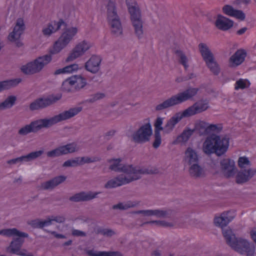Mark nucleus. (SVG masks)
I'll return each mask as SVG.
<instances>
[{
  "label": "nucleus",
  "instance_id": "obj_1",
  "mask_svg": "<svg viewBox=\"0 0 256 256\" xmlns=\"http://www.w3.org/2000/svg\"><path fill=\"white\" fill-rule=\"evenodd\" d=\"M51 23L53 26H56V28H54V32L60 30L62 26L64 28V32L55 42L54 50L50 52L51 54L38 56L34 60L22 66L20 70L24 74L30 75L40 72L45 66L51 62L52 60L51 54H57L65 48L78 31L76 27L67 28L66 23L62 18L60 19L58 22L54 20Z\"/></svg>",
  "mask_w": 256,
  "mask_h": 256
},
{
  "label": "nucleus",
  "instance_id": "obj_2",
  "mask_svg": "<svg viewBox=\"0 0 256 256\" xmlns=\"http://www.w3.org/2000/svg\"><path fill=\"white\" fill-rule=\"evenodd\" d=\"M78 113H60L50 118H41L32 121L29 124L21 128L18 131L20 136H26L30 133H37L42 128H48L62 120L70 118Z\"/></svg>",
  "mask_w": 256,
  "mask_h": 256
},
{
  "label": "nucleus",
  "instance_id": "obj_3",
  "mask_svg": "<svg viewBox=\"0 0 256 256\" xmlns=\"http://www.w3.org/2000/svg\"><path fill=\"white\" fill-rule=\"evenodd\" d=\"M222 234L226 244L238 253L242 255L254 254V244L246 239L236 237L230 228L222 229Z\"/></svg>",
  "mask_w": 256,
  "mask_h": 256
},
{
  "label": "nucleus",
  "instance_id": "obj_4",
  "mask_svg": "<svg viewBox=\"0 0 256 256\" xmlns=\"http://www.w3.org/2000/svg\"><path fill=\"white\" fill-rule=\"evenodd\" d=\"M229 146V138L212 134L208 136L202 144V150L207 155L215 154L221 156L227 151Z\"/></svg>",
  "mask_w": 256,
  "mask_h": 256
},
{
  "label": "nucleus",
  "instance_id": "obj_5",
  "mask_svg": "<svg viewBox=\"0 0 256 256\" xmlns=\"http://www.w3.org/2000/svg\"><path fill=\"white\" fill-rule=\"evenodd\" d=\"M110 164L109 169L116 172H124L127 174H157V169H152L140 166H133L132 164H121L122 159L111 158L108 160Z\"/></svg>",
  "mask_w": 256,
  "mask_h": 256
},
{
  "label": "nucleus",
  "instance_id": "obj_6",
  "mask_svg": "<svg viewBox=\"0 0 256 256\" xmlns=\"http://www.w3.org/2000/svg\"><path fill=\"white\" fill-rule=\"evenodd\" d=\"M199 90V88L189 87L182 92L172 96L170 98L157 105L155 108L156 110H162L190 100L196 96Z\"/></svg>",
  "mask_w": 256,
  "mask_h": 256
},
{
  "label": "nucleus",
  "instance_id": "obj_7",
  "mask_svg": "<svg viewBox=\"0 0 256 256\" xmlns=\"http://www.w3.org/2000/svg\"><path fill=\"white\" fill-rule=\"evenodd\" d=\"M106 8V20L111 33L116 37L122 34V27L117 12L116 4L112 0H108Z\"/></svg>",
  "mask_w": 256,
  "mask_h": 256
},
{
  "label": "nucleus",
  "instance_id": "obj_8",
  "mask_svg": "<svg viewBox=\"0 0 256 256\" xmlns=\"http://www.w3.org/2000/svg\"><path fill=\"white\" fill-rule=\"evenodd\" d=\"M0 235L7 237L17 236L18 238H14L10 242V246L8 248V251L12 254H16L18 252L24 242L23 238H28V235L27 233L20 232L16 228H5L0 230Z\"/></svg>",
  "mask_w": 256,
  "mask_h": 256
},
{
  "label": "nucleus",
  "instance_id": "obj_9",
  "mask_svg": "<svg viewBox=\"0 0 256 256\" xmlns=\"http://www.w3.org/2000/svg\"><path fill=\"white\" fill-rule=\"evenodd\" d=\"M142 174H132L126 176L120 174L107 182L104 185L106 188H112L128 184L142 178Z\"/></svg>",
  "mask_w": 256,
  "mask_h": 256
},
{
  "label": "nucleus",
  "instance_id": "obj_10",
  "mask_svg": "<svg viewBox=\"0 0 256 256\" xmlns=\"http://www.w3.org/2000/svg\"><path fill=\"white\" fill-rule=\"evenodd\" d=\"M128 12L130 15V20L134 29V32L138 38L143 35V22L142 20L141 12L138 6L130 8Z\"/></svg>",
  "mask_w": 256,
  "mask_h": 256
},
{
  "label": "nucleus",
  "instance_id": "obj_11",
  "mask_svg": "<svg viewBox=\"0 0 256 256\" xmlns=\"http://www.w3.org/2000/svg\"><path fill=\"white\" fill-rule=\"evenodd\" d=\"M152 134L151 125L150 123L141 126L132 135V140L136 143L144 144L150 140Z\"/></svg>",
  "mask_w": 256,
  "mask_h": 256
},
{
  "label": "nucleus",
  "instance_id": "obj_12",
  "mask_svg": "<svg viewBox=\"0 0 256 256\" xmlns=\"http://www.w3.org/2000/svg\"><path fill=\"white\" fill-rule=\"evenodd\" d=\"M79 150L76 142H73L68 144L64 146L58 147L57 148L48 152L46 155L49 158H56L68 154L74 153Z\"/></svg>",
  "mask_w": 256,
  "mask_h": 256
},
{
  "label": "nucleus",
  "instance_id": "obj_13",
  "mask_svg": "<svg viewBox=\"0 0 256 256\" xmlns=\"http://www.w3.org/2000/svg\"><path fill=\"white\" fill-rule=\"evenodd\" d=\"M61 98L60 95L51 96L45 98H38L30 105V110H40L55 103Z\"/></svg>",
  "mask_w": 256,
  "mask_h": 256
},
{
  "label": "nucleus",
  "instance_id": "obj_14",
  "mask_svg": "<svg viewBox=\"0 0 256 256\" xmlns=\"http://www.w3.org/2000/svg\"><path fill=\"white\" fill-rule=\"evenodd\" d=\"M221 129L216 124L208 125V123L200 121L196 124L193 130H194V132L198 134L200 136H202L210 134L214 132H218Z\"/></svg>",
  "mask_w": 256,
  "mask_h": 256
},
{
  "label": "nucleus",
  "instance_id": "obj_15",
  "mask_svg": "<svg viewBox=\"0 0 256 256\" xmlns=\"http://www.w3.org/2000/svg\"><path fill=\"white\" fill-rule=\"evenodd\" d=\"M90 48V46L84 40L77 44L66 58V62H70L82 56Z\"/></svg>",
  "mask_w": 256,
  "mask_h": 256
},
{
  "label": "nucleus",
  "instance_id": "obj_16",
  "mask_svg": "<svg viewBox=\"0 0 256 256\" xmlns=\"http://www.w3.org/2000/svg\"><path fill=\"white\" fill-rule=\"evenodd\" d=\"M100 193V192H92V191L81 192L70 197L69 200L75 202L90 201L97 198L98 195Z\"/></svg>",
  "mask_w": 256,
  "mask_h": 256
},
{
  "label": "nucleus",
  "instance_id": "obj_17",
  "mask_svg": "<svg viewBox=\"0 0 256 256\" xmlns=\"http://www.w3.org/2000/svg\"><path fill=\"white\" fill-rule=\"evenodd\" d=\"M102 58L98 55H92L85 63L86 70L92 74H96L100 70V63Z\"/></svg>",
  "mask_w": 256,
  "mask_h": 256
},
{
  "label": "nucleus",
  "instance_id": "obj_18",
  "mask_svg": "<svg viewBox=\"0 0 256 256\" xmlns=\"http://www.w3.org/2000/svg\"><path fill=\"white\" fill-rule=\"evenodd\" d=\"M222 170L226 178L233 176L235 174V164L234 160L229 158H224L220 162Z\"/></svg>",
  "mask_w": 256,
  "mask_h": 256
},
{
  "label": "nucleus",
  "instance_id": "obj_19",
  "mask_svg": "<svg viewBox=\"0 0 256 256\" xmlns=\"http://www.w3.org/2000/svg\"><path fill=\"white\" fill-rule=\"evenodd\" d=\"M235 216L236 214L234 211L224 212L221 214L220 216L214 218V222L216 226L221 227L222 230L224 229L223 227L226 226Z\"/></svg>",
  "mask_w": 256,
  "mask_h": 256
},
{
  "label": "nucleus",
  "instance_id": "obj_20",
  "mask_svg": "<svg viewBox=\"0 0 256 256\" xmlns=\"http://www.w3.org/2000/svg\"><path fill=\"white\" fill-rule=\"evenodd\" d=\"M196 113H181L179 116L178 114H176L172 116L166 123L164 128L163 131L166 134L170 133L174 128L175 125L178 123L183 118L190 116Z\"/></svg>",
  "mask_w": 256,
  "mask_h": 256
},
{
  "label": "nucleus",
  "instance_id": "obj_21",
  "mask_svg": "<svg viewBox=\"0 0 256 256\" xmlns=\"http://www.w3.org/2000/svg\"><path fill=\"white\" fill-rule=\"evenodd\" d=\"M256 174V168L242 169L236 175V182L238 184H243L248 182Z\"/></svg>",
  "mask_w": 256,
  "mask_h": 256
},
{
  "label": "nucleus",
  "instance_id": "obj_22",
  "mask_svg": "<svg viewBox=\"0 0 256 256\" xmlns=\"http://www.w3.org/2000/svg\"><path fill=\"white\" fill-rule=\"evenodd\" d=\"M66 179L64 176H59L42 182L40 185V189L42 190H52L56 186L64 182Z\"/></svg>",
  "mask_w": 256,
  "mask_h": 256
},
{
  "label": "nucleus",
  "instance_id": "obj_23",
  "mask_svg": "<svg viewBox=\"0 0 256 256\" xmlns=\"http://www.w3.org/2000/svg\"><path fill=\"white\" fill-rule=\"evenodd\" d=\"M43 153L44 151L42 150L33 152L27 155L8 160L7 163L10 164H14L23 161L30 162L40 157Z\"/></svg>",
  "mask_w": 256,
  "mask_h": 256
},
{
  "label": "nucleus",
  "instance_id": "obj_24",
  "mask_svg": "<svg viewBox=\"0 0 256 256\" xmlns=\"http://www.w3.org/2000/svg\"><path fill=\"white\" fill-rule=\"evenodd\" d=\"M162 118H158L154 122V126L155 127L154 138V140L152 144V146L154 148H158L161 144L162 138L160 131L163 130V127L162 126Z\"/></svg>",
  "mask_w": 256,
  "mask_h": 256
},
{
  "label": "nucleus",
  "instance_id": "obj_25",
  "mask_svg": "<svg viewBox=\"0 0 256 256\" xmlns=\"http://www.w3.org/2000/svg\"><path fill=\"white\" fill-rule=\"evenodd\" d=\"M25 29V25L24 20L19 18L16 20V24L14 28L13 31L11 32L8 36V40H14V38H20Z\"/></svg>",
  "mask_w": 256,
  "mask_h": 256
},
{
  "label": "nucleus",
  "instance_id": "obj_26",
  "mask_svg": "<svg viewBox=\"0 0 256 256\" xmlns=\"http://www.w3.org/2000/svg\"><path fill=\"white\" fill-rule=\"evenodd\" d=\"M210 107L209 102L206 99L200 100L195 102L192 106H190L182 112H204Z\"/></svg>",
  "mask_w": 256,
  "mask_h": 256
},
{
  "label": "nucleus",
  "instance_id": "obj_27",
  "mask_svg": "<svg viewBox=\"0 0 256 256\" xmlns=\"http://www.w3.org/2000/svg\"><path fill=\"white\" fill-rule=\"evenodd\" d=\"M234 24V22L220 14L218 15V18L215 22L216 26L222 30H227L231 28Z\"/></svg>",
  "mask_w": 256,
  "mask_h": 256
},
{
  "label": "nucleus",
  "instance_id": "obj_28",
  "mask_svg": "<svg viewBox=\"0 0 256 256\" xmlns=\"http://www.w3.org/2000/svg\"><path fill=\"white\" fill-rule=\"evenodd\" d=\"M22 80V78H16L0 81V92L16 87Z\"/></svg>",
  "mask_w": 256,
  "mask_h": 256
},
{
  "label": "nucleus",
  "instance_id": "obj_29",
  "mask_svg": "<svg viewBox=\"0 0 256 256\" xmlns=\"http://www.w3.org/2000/svg\"><path fill=\"white\" fill-rule=\"evenodd\" d=\"M189 173L190 176L194 178H204L206 176L204 169L198 164V163L190 166Z\"/></svg>",
  "mask_w": 256,
  "mask_h": 256
},
{
  "label": "nucleus",
  "instance_id": "obj_30",
  "mask_svg": "<svg viewBox=\"0 0 256 256\" xmlns=\"http://www.w3.org/2000/svg\"><path fill=\"white\" fill-rule=\"evenodd\" d=\"M198 48L206 63L214 58L213 54L206 44L200 43L198 44Z\"/></svg>",
  "mask_w": 256,
  "mask_h": 256
},
{
  "label": "nucleus",
  "instance_id": "obj_31",
  "mask_svg": "<svg viewBox=\"0 0 256 256\" xmlns=\"http://www.w3.org/2000/svg\"><path fill=\"white\" fill-rule=\"evenodd\" d=\"M185 160L191 166L198 163V158L196 152L191 148H188L185 152Z\"/></svg>",
  "mask_w": 256,
  "mask_h": 256
},
{
  "label": "nucleus",
  "instance_id": "obj_32",
  "mask_svg": "<svg viewBox=\"0 0 256 256\" xmlns=\"http://www.w3.org/2000/svg\"><path fill=\"white\" fill-rule=\"evenodd\" d=\"M92 98L82 102L80 106L75 108H70L68 110H65L64 112H80L82 110H86V103L87 102H93L99 100L98 92L92 94Z\"/></svg>",
  "mask_w": 256,
  "mask_h": 256
},
{
  "label": "nucleus",
  "instance_id": "obj_33",
  "mask_svg": "<svg viewBox=\"0 0 256 256\" xmlns=\"http://www.w3.org/2000/svg\"><path fill=\"white\" fill-rule=\"evenodd\" d=\"M88 256H123L120 252H99L94 250H88L86 252Z\"/></svg>",
  "mask_w": 256,
  "mask_h": 256
},
{
  "label": "nucleus",
  "instance_id": "obj_34",
  "mask_svg": "<svg viewBox=\"0 0 256 256\" xmlns=\"http://www.w3.org/2000/svg\"><path fill=\"white\" fill-rule=\"evenodd\" d=\"M246 52L244 50H238L230 58V61L236 66L240 65L244 60Z\"/></svg>",
  "mask_w": 256,
  "mask_h": 256
},
{
  "label": "nucleus",
  "instance_id": "obj_35",
  "mask_svg": "<svg viewBox=\"0 0 256 256\" xmlns=\"http://www.w3.org/2000/svg\"><path fill=\"white\" fill-rule=\"evenodd\" d=\"M176 211L170 208L158 210L157 218H172L176 214Z\"/></svg>",
  "mask_w": 256,
  "mask_h": 256
},
{
  "label": "nucleus",
  "instance_id": "obj_36",
  "mask_svg": "<svg viewBox=\"0 0 256 256\" xmlns=\"http://www.w3.org/2000/svg\"><path fill=\"white\" fill-rule=\"evenodd\" d=\"M16 100V96H8L3 102L0 104V110L12 108Z\"/></svg>",
  "mask_w": 256,
  "mask_h": 256
},
{
  "label": "nucleus",
  "instance_id": "obj_37",
  "mask_svg": "<svg viewBox=\"0 0 256 256\" xmlns=\"http://www.w3.org/2000/svg\"><path fill=\"white\" fill-rule=\"evenodd\" d=\"M174 53L179 58V62L184 66L185 70H186L188 64V59L186 54L180 50H174Z\"/></svg>",
  "mask_w": 256,
  "mask_h": 256
},
{
  "label": "nucleus",
  "instance_id": "obj_38",
  "mask_svg": "<svg viewBox=\"0 0 256 256\" xmlns=\"http://www.w3.org/2000/svg\"><path fill=\"white\" fill-rule=\"evenodd\" d=\"M210 72L216 76H218L220 72V68L214 58L206 63Z\"/></svg>",
  "mask_w": 256,
  "mask_h": 256
},
{
  "label": "nucleus",
  "instance_id": "obj_39",
  "mask_svg": "<svg viewBox=\"0 0 256 256\" xmlns=\"http://www.w3.org/2000/svg\"><path fill=\"white\" fill-rule=\"evenodd\" d=\"M194 132V130H193L189 128L184 130L181 134L178 136V139L179 141L186 142L188 140Z\"/></svg>",
  "mask_w": 256,
  "mask_h": 256
},
{
  "label": "nucleus",
  "instance_id": "obj_40",
  "mask_svg": "<svg viewBox=\"0 0 256 256\" xmlns=\"http://www.w3.org/2000/svg\"><path fill=\"white\" fill-rule=\"evenodd\" d=\"M76 88L80 90L84 88L86 84V79L81 75H76Z\"/></svg>",
  "mask_w": 256,
  "mask_h": 256
},
{
  "label": "nucleus",
  "instance_id": "obj_41",
  "mask_svg": "<svg viewBox=\"0 0 256 256\" xmlns=\"http://www.w3.org/2000/svg\"><path fill=\"white\" fill-rule=\"evenodd\" d=\"M136 204H132L131 202H128L127 203L124 204L122 202H119L116 204H114L112 206V209L114 210H126L128 208H133L136 206Z\"/></svg>",
  "mask_w": 256,
  "mask_h": 256
},
{
  "label": "nucleus",
  "instance_id": "obj_42",
  "mask_svg": "<svg viewBox=\"0 0 256 256\" xmlns=\"http://www.w3.org/2000/svg\"><path fill=\"white\" fill-rule=\"evenodd\" d=\"M80 158H76L74 159L68 160L62 164L63 167H76L80 166L79 159Z\"/></svg>",
  "mask_w": 256,
  "mask_h": 256
},
{
  "label": "nucleus",
  "instance_id": "obj_43",
  "mask_svg": "<svg viewBox=\"0 0 256 256\" xmlns=\"http://www.w3.org/2000/svg\"><path fill=\"white\" fill-rule=\"evenodd\" d=\"M98 234H100L107 237H111L116 234V232L112 229L100 228L98 230Z\"/></svg>",
  "mask_w": 256,
  "mask_h": 256
},
{
  "label": "nucleus",
  "instance_id": "obj_44",
  "mask_svg": "<svg viewBox=\"0 0 256 256\" xmlns=\"http://www.w3.org/2000/svg\"><path fill=\"white\" fill-rule=\"evenodd\" d=\"M236 10L234 9L232 6L226 4L222 8L223 12L230 16H233Z\"/></svg>",
  "mask_w": 256,
  "mask_h": 256
},
{
  "label": "nucleus",
  "instance_id": "obj_45",
  "mask_svg": "<svg viewBox=\"0 0 256 256\" xmlns=\"http://www.w3.org/2000/svg\"><path fill=\"white\" fill-rule=\"evenodd\" d=\"M54 26L52 23H48V27L44 28H43L42 30V32L43 34L45 36H50L54 32Z\"/></svg>",
  "mask_w": 256,
  "mask_h": 256
},
{
  "label": "nucleus",
  "instance_id": "obj_46",
  "mask_svg": "<svg viewBox=\"0 0 256 256\" xmlns=\"http://www.w3.org/2000/svg\"><path fill=\"white\" fill-rule=\"evenodd\" d=\"M238 165L242 169L245 168V166H250L251 163L248 158L245 156L240 157L238 160Z\"/></svg>",
  "mask_w": 256,
  "mask_h": 256
},
{
  "label": "nucleus",
  "instance_id": "obj_47",
  "mask_svg": "<svg viewBox=\"0 0 256 256\" xmlns=\"http://www.w3.org/2000/svg\"><path fill=\"white\" fill-rule=\"evenodd\" d=\"M246 88V80L240 79L236 82L234 88L235 90L244 89Z\"/></svg>",
  "mask_w": 256,
  "mask_h": 256
},
{
  "label": "nucleus",
  "instance_id": "obj_48",
  "mask_svg": "<svg viewBox=\"0 0 256 256\" xmlns=\"http://www.w3.org/2000/svg\"><path fill=\"white\" fill-rule=\"evenodd\" d=\"M65 73H71L78 69L77 64H72L64 67Z\"/></svg>",
  "mask_w": 256,
  "mask_h": 256
},
{
  "label": "nucleus",
  "instance_id": "obj_49",
  "mask_svg": "<svg viewBox=\"0 0 256 256\" xmlns=\"http://www.w3.org/2000/svg\"><path fill=\"white\" fill-rule=\"evenodd\" d=\"M51 218L52 221H54L58 223H64L66 220L65 216L64 215L52 216Z\"/></svg>",
  "mask_w": 256,
  "mask_h": 256
},
{
  "label": "nucleus",
  "instance_id": "obj_50",
  "mask_svg": "<svg viewBox=\"0 0 256 256\" xmlns=\"http://www.w3.org/2000/svg\"><path fill=\"white\" fill-rule=\"evenodd\" d=\"M96 161V158H94L93 160H92L90 158L87 156L82 157L79 159L80 165H82L84 164H88Z\"/></svg>",
  "mask_w": 256,
  "mask_h": 256
},
{
  "label": "nucleus",
  "instance_id": "obj_51",
  "mask_svg": "<svg viewBox=\"0 0 256 256\" xmlns=\"http://www.w3.org/2000/svg\"><path fill=\"white\" fill-rule=\"evenodd\" d=\"M42 221L39 219L32 220L30 223V224L34 228H42Z\"/></svg>",
  "mask_w": 256,
  "mask_h": 256
},
{
  "label": "nucleus",
  "instance_id": "obj_52",
  "mask_svg": "<svg viewBox=\"0 0 256 256\" xmlns=\"http://www.w3.org/2000/svg\"><path fill=\"white\" fill-rule=\"evenodd\" d=\"M233 16L241 20H244L246 18L245 14L242 10H236Z\"/></svg>",
  "mask_w": 256,
  "mask_h": 256
},
{
  "label": "nucleus",
  "instance_id": "obj_53",
  "mask_svg": "<svg viewBox=\"0 0 256 256\" xmlns=\"http://www.w3.org/2000/svg\"><path fill=\"white\" fill-rule=\"evenodd\" d=\"M126 2L128 10H130V8H134L138 6L135 0H126Z\"/></svg>",
  "mask_w": 256,
  "mask_h": 256
},
{
  "label": "nucleus",
  "instance_id": "obj_54",
  "mask_svg": "<svg viewBox=\"0 0 256 256\" xmlns=\"http://www.w3.org/2000/svg\"><path fill=\"white\" fill-rule=\"evenodd\" d=\"M72 234L74 236L82 237L86 236V232L78 230H72Z\"/></svg>",
  "mask_w": 256,
  "mask_h": 256
},
{
  "label": "nucleus",
  "instance_id": "obj_55",
  "mask_svg": "<svg viewBox=\"0 0 256 256\" xmlns=\"http://www.w3.org/2000/svg\"><path fill=\"white\" fill-rule=\"evenodd\" d=\"M71 88L70 86L67 82V81L64 80L63 82L61 87L63 91L70 92L71 90Z\"/></svg>",
  "mask_w": 256,
  "mask_h": 256
},
{
  "label": "nucleus",
  "instance_id": "obj_56",
  "mask_svg": "<svg viewBox=\"0 0 256 256\" xmlns=\"http://www.w3.org/2000/svg\"><path fill=\"white\" fill-rule=\"evenodd\" d=\"M16 254L21 256H34V254L32 252H28L25 249H23L22 250H20Z\"/></svg>",
  "mask_w": 256,
  "mask_h": 256
},
{
  "label": "nucleus",
  "instance_id": "obj_57",
  "mask_svg": "<svg viewBox=\"0 0 256 256\" xmlns=\"http://www.w3.org/2000/svg\"><path fill=\"white\" fill-rule=\"evenodd\" d=\"M76 75L72 76L68 78H66L65 80L67 81V82L68 84L72 86L76 84Z\"/></svg>",
  "mask_w": 256,
  "mask_h": 256
},
{
  "label": "nucleus",
  "instance_id": "obj_58",
  "mask_svg": "<svg viewBox=\"0 0 256 256\" xmlns=\"http://www.w3.org/2000/svg\"><path fill=\"white\" fill-rule=\"evenodd\" d=\"M160 226L162 227H173L174 224L172 222H167L165 220H160Z\"/></svg>",
  "mask_w": 256,
  "mask_h": 256
},
{
  "label": "nucleus",
  "instance_id": "obj_59",
  "mask_svg": "<svg viewBox=\"0 0 256 256\" xmlns=\"http://www.w3.org/2000/svg\"><path fill=\"white\" fill-rule=\"evenodd\" d=\"M52 235L57 238H66V236L62 234H58L55 231L49 232Z\"/></svg>",
  "mask_w": 256,
  "mask_h": 256
},
{
  "label": "nucleus",
  "instance_id": "obj_60",
  "mask_svg": "<svg viewBox=\"0 0 256 256\" xmlns=\"http://www.w3.org/2000/svg\"><path fill=\"white\" fill-rule=\"evenodd\" d=\"M158 210H148L146 216H154L157 217Z\"/></svg>",
  "mask_w": 256,
  "mask_h": 256
},
{
  "label": "nucleus",
  "instance_id": "obj_61",
  "mask_svg": "<svg viewBox=\"0 0 256 256\" xmlns=\"http://www.w3.org/2000/svg\"><path fill=\"white\" fill-rule=\"evenodd\" d=\"M160 220H152V221H149V222H144L140 226H143L145 224H156V225L158 226H160Z\"/></svg>",
  "mask_w": 256,
  "mask_h": 256
},
{
  "label": "nucleus",
  "instance_id": "obj_62",
  "mask_svg": "<svg viewBox=\"0 0 256 256\" xmlns=\"http://www.w3.org/2000/svg\"><path fill=\"white\" fill-rule=\"evenodd\" d=\"M250 0H236L234 2V4H237V5H239L241 4H248L250 3Z\"/></svg>",
  "mask_w": 256,
  "mask_h": 256
},
{
  "label": "nucleus",
  "instance_id": "obj_63",
  "mask_svg": "<svg viewBox=\"0 0 256 256\" xmlns=\"http://www.w3.org/2000/svg\"><path fill=\"white\" fill-rule=\"evenodd\" d=\"M9 40L12 42H14L16 46L18 48L21 47L23 45L22 42L20 41V38H14V40Z\"/></svg>",
  "mask_w": 256,
  "mask_h": 256
},
{
  "label": "nucleus",
  "instance_id": "obj_64",
  "mask_svg": "<svg viewBox=\"0 0 256 256\" xmlns=\"http://www.w3.org/2000/svg\"><path fill=\"white\" fill-rule=\"evenodd\" d=\"M52 218H48V220L42 221V228L46 226H50L52 224Z\"/></svg>",
  "mask_w": 256,
  "mask_h": 256
}]
</instances>
